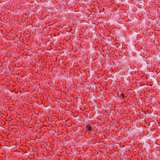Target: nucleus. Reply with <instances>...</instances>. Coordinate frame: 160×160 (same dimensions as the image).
<instances>
[{
    "label": "nucleus",
    "mask_w": 160,
    "mask_h": 160,
    "mask_svg": "<svg viewBox=\"0 0 160 160\" xmlns=\"http://www.w3.org/2000/svg\"><path fill=\"white\" fill-rule=\"evenodd\" d=\"M152 122V121H149L148 122V126H153V125L152 124V123H151Z\"/></svg>",
    "instance_id": "1a4fd4ad"
},
{
    "label": "nucleus",
    "mask_w": 160,
    "mask_h": 160,
    "mask_svg": "<svg viewBox=\"0 0 160 160\" xmlns=\"http://www.w3.org/2000/svg\"><path fill=\"white\" fill-rule=\"evenodd\" d=\"M158 124H160V122L159 123V122H158Z\"/></svg>",
    "instance_id": "4468645a"
},
{
    "label": "nucleus",
    "mask_w": 160,
    "mask_h": 160,
    "mask_svg": "<svg viewBox=\"0 0 160 160\" xmlns=\"http://www.w3.org/2000/svg\"><path fill=\"white\" fill-rule=\"evenodd\" d=\"M92 124H91V123L87 125L86 128H87V130L89 131H91L92 130Z\"/></svg>",
    "instance_id": "20e7f679"
},
{
    "label": "nucleus",
    "mask_w": 160,
    "mask_h": 160,
    "mask_svg": "<svg viewBox=\"0 0 160 160\" xmlns=\"http://www.w3.org/2000/svg\"><path fill=\"white\" fill-rule=\"evenodd\" d=\"M135 124L136 125V122H135Z\"/></svg>",
    "instance_id": "2eb2a0df"
},
{
    "label": "nucleus",
    "mask_w": 160,
    "mask_h": 160,
    "mask_svg": "<svg viewBox=\"0 0 160 160\" xmlns=\"http://www.w3.org/2000/svg\"><path fill=\"white\" fill-rule=\"evenodd\" d=\"M145 122V127L147 126H148V121H147L148 122H146V121H144Z\"/></svg>",
    "instance_id": "6e6552de"
},
{
    "label": "nucleus",
    "mask_w": 160,
    "mask_h": 160,
    "mask_svg": "<svg viewBox=\"0 0 160 160\" xmlns=\"http://www.w3.org/2000/svg\"><path fill=\"white\" fill-rule=\"evenodd\" d=\"M135 120H134V121H132V124L133 123V122H133V124H134V122H135Z\"/></svg>",
    "instance_id": "ddd939ff"
},
{
    "label": "nucleus",
    "mask_w": 160,
    "mask_h": 160,
    "mask_svg": "<svg viewBox=\"0 0 160 160\" xmlns=\"http://www.w3.org/2000/svg\"><path fill=\"white\" fill-rule=\"evenodd\" d=\"M48 131L49 134H50V133L54 134L55 133V131L54 130L50 129L48 130Z\"/></svg>",
    "instance_id": "0eeeda50"
},
{
    "label": "nucleus",
    "mask_w": 160,
    "mask_h": 160,
    "mask_svg": "<svg viewBox=\"0 0 160 160\" xmlns=\"http://www.w3.org/2000/svg\"><path fill=\"white\" fill-rule=\"evenodd\" d=\"M72 124H71V126L73 125H76L75 123L73 122H72Z\"/></svg>",
    "instance_id": "9b49d317"
},
{
    "label": "nucleus",
    "mask_w": 160,
    "mask_h": 160,
    "mask_svg": "<svg viewBox=\"0 0 160 160\" xmlns=\"http://www.w3.org/2000/svg\"><path fill=\"white\" fill-rule=\"evenodd\" d=\"M6 121H0V126H2L4 125L6 123Z\"/></svg>",
    "instance_id": "39448f33"
},
{
    "label": "nucleus",
    "mask_w": 160,
    "mask_h": 160,
    "mask_svg": "<svg viewBox=\"0 0 160 160\" xmlns=\"http://www.w3.org/2000/svg\"><path fill=\"white\" fill-rule=\"evenodd\" d=\"M79 122H77L76 123V125H77L78 126L81 127V126L79 124Z\"/></svg>",
    "instance_id": "9d476101"
},
{
    "label": "nucleus",
    "mask_w": 160,
    "mask_h": 160,
    "mask_svg": "<svg viewBox=\"0 0 160 160\" xmlns=\"http://www.w3.org/2000/svg\"><path fill=\"white\" fill-rule=\"evenodd\" d=\"M110 123V124L111 125L113 126L114 127H115L116 126V127H117L118 126H119V122H118V121H109ZM109 123V122H108Z\"/></svg>",
    "instance_id": "f257e3e1"
},
{
    "label": "nucleus",
    "mask_w": 160,
    "mask_h": 160,
    "mask_svg": "<svg viewBox=\"0 0 160 160\" xmlns=\"http://www.w3.org/2000/svg\"><path fill=\"white\" fill-rule=\"evenodd\" d=\"M95 122L98 123V124L100 126H102V128H105L106 126L105 122L103 121H95Z\"/></svg>",
    "instance_id": "f03ea898"
},
{
    "label": "nucleus",
    "mask_w": 160,
    "mask_h": 160,
    "mask_svg": "<svg viewBox=\"0 0 160 160\" xmlns=\"http://www.w3.org/2000/svg\"><path fill=\"white\" fill-rule=\"evenodd\" d=\"M28 123L29 125L32 124V127H36V126H37V123H35L34 122V121H30L29 122L28 121Z\"/></svg>",
    "instance_id": "7ed1b4c3"
},
{
    "label": "nucleus",
    "mask_w": 160,
    "mask_h": 160,
    "mask_svg": "<svg viewBox=\"0 0 160 160\" xmlns=\"http://www.w3.org/2000/svg\"><path fill=\"white\" fill-rule=\"evenodd\" d=\"M10 121H8V124L9 125V126H12V125H13L14 126V125H13V124H10L9 123V122Z\"/></svg>",
    "instance_id": "f8f14e48"
},
{
    "label": "nucleus",
    "mask_w": 160,
    "mask_h": 160,
    "mask_svg": "<svg viewBox=\"0 0 160 160\" xmlns=\"http://www.w3.org/2000/svg\"><path fill=\"white\" fill-rule=\"evenodd\" d=\"M118 94H120L121 96L122 97V98H123L124 97H126L127 96H124V93L122 92V91H120L118 92Z\"/></svg>",
    "instance_id": "423d86ee"
}]
</instances>
